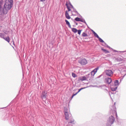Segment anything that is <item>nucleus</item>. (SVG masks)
Wrapping results in <instances>:
<instances>
[{"label": "nucleus", "instance_id": "7", "mask_svg": "<svg viewBox=\"0 0 126 126\" xmlns=\"http://www.w3.org/2000/svg\"><path fill=\"white\" fill-rule=\"evenodd\" d=\"M65 118L66 120L68 119L70 117H71V114L68 112L65 113Z\"/></svg>", "mask_w": 126, "mask_h": 126}, {"label": "nucleus", "instance_id": "38", "mask_svg": "<svg viewBox=\"0 0 126 126\" xmlns=\"http://www.w3.org/2000/svg\"><path fill=\"white\" fill-rule=\"evenodd\" d=\"M77 94V93H76L75 94H74L73 95V96H74L76 95V94Z\"/></svg>", "mask_w": 126, "mask_h": 126}, {"label": "nucleus", "instance_id": "30", "mask_svg": "<svg viewBox=\"0 0 126 126\" xmlns=\"http://www.w3.org/2000/svg\"><path fill=\"white\" fill-rule=\"evenodd\" d=\"M64 113L65 112H68V110L67 108H64Z\"/></svg>", "mask_w": 126, "mask_h": 126}, {"label": "nucleus", "instance_id": "22", "mask_svg": "<svg viewBox=\"0 0 126 126\" xmlns=\"http://www.w3.org/2000/svg\"><path fill=\"white\" fill-rule=\"evenodd\" d=\"M117 87H115L114 88L111 87V90L113 91H115L117 89Z\"/></svg>", "mask_w": 126, "mask_h": 126}, {"label": "nucleus", "instance_id": "24", "mask_svg": "<svg viewBox=\"0 0 126 126\" xmlns=\"http://www.w3.org/2000/svg\"><path fill=\"white\" fill-rule=\"evenodd\" d=\"M68 5L70 7V8L73 9H75L73 6L71 5V4L70 3H68Z\"/></svg>", "mask_w": 126, "mask_h": 126}, {"label": "nucleus", "instance_id": "31", "mask_svg": "<svg viewBox=\"0 0 126 126\" xmlns=\"http://www.w3.org/2000/svg\"><path fill=\"white\" fill-rule=\"evenodd\" d=\"M77 31L78 32V33L79 35L80 34L81 32V30H78Z\"/></svg>", "mask_w": 126, "mask_h": 126}, {"label": "nucleus", "instance_id": "8", "mask_svg": "<svg viewBox=\"0 0 126 126\" xmlns=\"http://www.w3.org/2000/svg\"><path fill=\"white\" fill-rule=\"evenodd\" d=\"M71 12L74 14V16H79L80 15V14L78 13L75 9H73L72 11H71Z\"/></svg>", "mask_w": 126, "mask_h": 126}, {"label": "nucleus", "instance_id": "19", "mask_svg": "<svg viewBox=\"0 0 126 126\" xmlns=\"http://www.w3.org/2000/svg\"><path fill=\"white\" fill-rule=\"evenodd\" d=\"M72 31L74 33H76L77 32L78 30L76 28H72Z\"/></svg>", "mask_w": 126, "mask_h": 126}, {"label": "nucleus", "instance_id": "17", "mask_svg": "<svg viewBox=\"0 0 126 126\" xmlns=\"http://www.w3.org/2000/svg\"><path fill=\"white\" fill-rule=\"evenodd\" d=\"M114 85L115 86H118L119 85V82L118 80H116L114 81Z\"/></svg>", "mask_w": 126, "mask_h": 126}, {"label": "nucleus", "instance_id": "42", "mask_svg": "<svg viewBox=\"0 0 126 126\" xmlns=\"http://www.w3.org/2000/svg\"><path fill=\"white\" fill-rule=\"evenodd\" d=\"M126 75V73L125 74V75L123 77H124L125 75Z\"/></svg>", "mask_w": 126, "mask_h": 126}, {"label": "nucleus", "instance_id": "1", "mask_svg": "<svg viewBox=\"0 0 126 126\" xmlns=\"http://www.w3.org/2000/svg\"><path fill=\"white\" fill-rule=\"evenodd\" d=\"M4 6V8L1 10L3 2L2 0H0V12L4 14L7 13L8 10H10L12 7L13 2V0H6Z\"/></svg>", "mask_w": 126, "mask_h": 126}, {"label": "nucleus", "instance_id": "45", "mask_svg": "<svg viewBox=\"0 0 126 126\" xmlns=\"http://www.w3.org/2000/svg\"><path fill=\"white\" fill-rule=\"evenodd\" d=\"M87 27H88V28H89V27L88 26V25H87Z\"/></svg>", "mask_w": 126, "mask_h": 126}, {"label": "nucleus", "instance_id": "28", "mask_svg": "<svg viewBox=\"0 0 126 126\" xmlns=\"http://www.w3.org/2000/svg\"><path fill=\"white\" fill-rule=\"evenodd\" d=\"M72 77L74 78H75L77 76V75L76 74L73 73H72Z\"/></svg>", "mask_w": 126, "mask_h": 126}, {"label": "nucleus", "instance_id": "2", "mask_svg": "<svg viewBox=\"0 0 126 126\" xmlns=\"http://www.w3.org/2000/svg\"><path fill=\"white\" fill-rule=\"evenodd\" d=\"M111 111H112L113 115H111L108 118L106 124V126H111L115 120V118L114 116L116 115V118L117 116L116 112L114 109L113 110H111Z\"/></svg>", "mask_w": 126, "mask_h": 126}, {"label": "nucleus", "instance_id": "23", "mask_svg": "<svg viewBox=\"0 0 126 126\" xmlns=\"http://www.w3.org/2000/svg\"><path fill=\"white\" fill-rule=\"evenodd\" d=\"M81 18L78 17H77L75 18V20L76 21H80Z\"/></svg>", "mask_w": 126, "mask_h": 126}, {"label": "nucleus", "instance_id": "5", "mask_svg": "<svg viewBox=\"0 0 126 126\" xmlns=\"http://www.w3.org/2000/svg\"><path fill=\"white\" fill-rule=\"evenodd\" d=\"M47 92L46 91L43 92L41 95V97L43 100L45 101L46 100V97L47 96Z\"/></svg>", "mask_w": 126, "mask_h": 126}, {"label": "nucleus", "instance_id": "13", "mask_svg": "<svg viewBox=\"0 0 126 126\" xmlns=\"http://www.w3.org/2000/svg\"><path fill=\"white\" fill-rule=\"evenodd\" d=\"M86 79V78L85 76H83L79 77L78 79V80H79L82 81L85 80Z\"/></svg>", "mask_w": 126, "mask_h": 126}, {"label": "nucleus", "instance_id": "29", "mask_svg": "<svg viewBox=\"0 0 126 126\" xmlns=\"http://www.w3.org/2000/svg\"><path fill=\"white\" fill-rule=\"evenodd\" d=\"M82 35L84 37H86L87 36V34L83 32L82 34Z\"/></svg>", "mask_w": 126, "mask_h": 126}, {"label": "nucleus", "instance_id": "33", "mask_svg": "<svg viewBox=\"0 0 126 126\" xmlns=\"http://www.w3.org/2000/svg\"><path fill=\"white\" fill-rule=\"evenodd\" d=\"M114 51V52H125L126 51H117V50H113Z\"/></svg>", "mask_w": 126, "mask_h": 126}, {"label": "nucleus", "instance_id": "37", "mask_svg": "<svg viewBox=\"0 0 126 126\" xmlns=\"http://www.w3.org/2000/svg\"><path fill=\"white\" fill-rule=\"evenodd\" d=\"M83 39H84V40L83 41H84V42H86V41L85 40H86V37H85L84 38H83Z\"/></svg>", "mask_w": 126, "mask_h": 126}, {"label": "nucleus", "instance_id": "48", "mask_svg": "<svg viewBox=\"0 0 126 126\" xmlns=\"http://www.w3.org/2000/svg\"><path fill=\"white\" fill-rule=\"evenodd\" d=\"M115 103L114 104V105L115 104Z\"/></svg>", "mask_w": 126, "mask_h": 126}, {"label": "nucleus", "instance_id": "11", "mask_svg": "<svg viewBox=\"0 0 126 126\" xmlns=\"http://www.w3.org/2000/svg\"><path fill=\"white\" fill-rule=\"evenodd\" d=\"M105 80L106 83L108 84H110L112 81L111 78H106Z\"/></svg>", "mask_w": 126, "mask_h": 126}, {"label": "nucleus", "instance_id": "12", "mask_svg": "<svg viewBox=\"0 0 126 126\" xmlns=\"http://www.w3.org/2000/svg\"><path fill=\"white\" fill-rule=\"evenodd\" d=\"M65 17L67 19H70L71 18L69 16L68 13V11H66L65 12Z\"/></svg>", "mask_w": 126, "mask_h": 126}, {"label": "nucleus", "instance_id": "27", "mask_svg": "<svg viewBox=\"0 0 126 126\" xmlns=\"http://www.w3.org/2000/svg\"><path fill=\"white\" fill-rule=\"evenodd\" d=\"M80 21H81V22H82L86 24V22H85V20L84 19H81L80 20Z\"/></svg>", "mask_w": 126, "mask_h": 126}, {"label": "nucleus", "instance_id": "25", "mask_svg": "<svg viewBox=\"0 0 126 126\" xmlns=\"http://www.w3.org/2000/svg\"><path fill=\"white\" fill-rule=\"evenodd\" d=\"M0 36L2 38H4V34L3 33H0Z\"/></svg>", "mask_w": 126, "mask_h": 126}, {"label": "nucleus", "instance_id": "41", "mask_svg": "<svg viewBox=\"0 0 126 126\" xmlns=\"http://www.w3.org/2000/svg\"><path fill=\"white\" fill-rule=\"evenodd\" d=\"M74 96H73V95H72V96H71V99H72L73 98V97Z\"/></svg>", "mask_w": 126, "mask_h": 126}, {"label": "nucleus", "instance_id": "16", "mask_svg": "<svg viewBox=\"0 0 126 126\" xmlns=\"http://www.w3.org/2000/svg\"><path fill=\"white\" fill-rule=\"evenodd\" d=\"M3 39H4L6 41H7L9 43V42L10 41V39L9 37H8L5 38L4 37Z\"/></svg>", "mask_w": 126, "mask_h": 126}, {"label": "nucleus", "instance_id": "36", "mask_svg": "<svg viewBox=\"0 0 126 126\" xmlns=\"http://www.w3.org/2000/svg\"><path fill=\"white\" fill-rule=\"evenodd\" d=\"M102 76V75H101L99 76L98 77H97V78H100V77H101V76Z\"/></svg>", "mask_w": 126, "mask_h": 126}, {"label": "nucleus", "instance_id": "44", "mask_svg": "<svg viewBox=\"0 0 126 126\" xmlns=\"http://www.w3.org/2000/svg\"><path fill=\"white\" fill-rule=\"evenodd\" d=\"M113 107H114V108H115V106L114 105H113Z\"/></svg>", "mask_w": 126, "mask_h": 126}, {"label": "nucleus", "instance_id": "3", "mask_svg": "<svg viewBox=\"0 0 126 126\" xmlns=\"http://www.w3.org/2000/svg\"><path fill=\"white\" fill-rule=\"evenodd\" d=\"M99 69L98 67H97L94 69L90 73L87 75V79L90 77L91 79H93V76L97 72V70Z\"/></svg>", "mask_w": 126, "mask_h": 126}, {"label": "nucleus", "instance_id": "49", "mask_svg": "<svg viewBox=\"0 0 126 126\" xmlns=\"http://www.w3.org/2000/svg\"><path fill=\"white\" fill-rule=\"evenodd\" d=\"M9 43V44H10V43Z\"/></svg>", "mask_w": 126, "mask_h": 126}, {"label": "nucleus", "instance_id": "15", "mask_svg": "<svg viewBox=\"0 0 126 126\" xmlns=\"http://www.w3.org/2000/svg\"><path fill=\"white\" fill-rule=\"evenodd\" d=\"M65 21L66 23V24L68 26L69 28H71V26L70 24V23L67 20H65Z\"/></svg>", "mask_w": 126, "mask_h": 126}, {"label": "nucleus", "instance_id": "50", "mask_svg": "<svg viewBox=\"0 0 126 126\" xmlns=\"http://www.w3.org/2000/svg\"><path fill=\"white\" fill-rule=\"evenodd\" d=\"M9 43V44H10V43Z\"/></svg>", "mask_w": 126, "mask_h": 126}, {"label": "nucleus", "instance_id": "20", "mask_svg": "<svg viewBox=\"0 0 126 126\" xmlns=\"http://www.w3.org/2000/svg\"><path fill=\"white\" fill-rule=\"evenodd\" d=\"M101 49L102 50H103L104 52H105V53H109V51L107 50H106L105 49L103 48H102Z\"/></svg>", "mask_w": 126, "mask_h": 126}, {"label": "nucleus", "instance_id": "46", "mask_svg": "<svg viewBox=\"0 0 126 126\" xmlns=\"http://www.w3.org/2000/svg\"><path fill=\"white\" fill-rule=\"evenodd\" d=\"M94 86V87H95V86Z\"/></svg>", "mask_w": 126, "mask_h": 126}, {"label": "nucleus", "instance_id": "34", "mask_svg": "<svg viewBox=\"0 0 126 126\" xmlns=\"http://www.w3.org/2000/svg\"><path fill=\"white\" fill-rule=\"evenodd\" d=\"M74 122V120H73L72 121H70L69 123H73Z\"/></svg>", "mask_w": 126, "mask_h": 126}, {"label": "nucleus", "instance_id": "6", "mask_svg": "<svg viewBox=\"0 0 126 126\" xmlns=\"http://www.w3.org/2000/svg\"><path fill=\"white\" fill-rule=\"evenodd\" d=\"M105 72L106 75L109 77L112 76L113 74V72L111 70H106Z\"/></svg>", "mask_w": 126, "mask_h": 126}, {"label": "nucleus", "instance_id": "35", "mask_svg": "<svg viewBox=\"0 0 126 126\" xmlns=\"http://www.w3.org/2000/svg\"><path fill=\"white\" fill-rule=\"evenodd\" d=\"M12 42H13V45L15 46V44L14 42V40H13V39H12Z\"/></svg>", "mask_w": 126, "mask_h": 126}, {"label": "nucleus", "instance_id": "39", "mask_svg": "<svg viewBox=\"0 0 126 126\" xmlns=\"http://www.w3.org/2000/svg\"><path fill=\"white\" fill-rule=\"evenodd\" d=\"M46 0H40V1L42 2H44Z\"/></svg>", "mask_w": 126, "mask_h": 126}, {"label": "nucleus", "instance_id": "43", "mask_svg": "<svg viewBox=\"0 0 126 126\" xmlns=\"http://www.w3.org/2000/svg\"><path fill=\"white\" fill-rule=\"evenodd\" d=\"M126 75V73L125 74V75L123 77H124L125 75Z\"/></svg>", "mask_w": 126, "mask_h": 126}, {"label": "nucleus", "instance_id": "47", "mask_svg": "<svg viewBox=\"0 0 126 126\" xmlns=\"http://www.w3.org/2000/svg\"><path fill=\"white\" fill-rule=\"evenodd\" d=\"M89 79H90V78H89Z\"/></svg>", "mask_w": 126, "mask_h": 126}, {"label": "nucleus", "instance_id": "9", "mask_svg": "<svg viewBox=\"0 0 126 126\" xmlns=\"http://www.w3.org/2000/svg\"><path fill=\"white\" fill-rule=\"evenodd\" d=\"M79 62L82 65H85L87 63V61L85 59H82L81 61H79Z\"/></svg>", "mask_w": 126, "mask_h": 126}, {"label": "nucleus", "instance_id": "32", "mask_svg": "<svg viewBox=\"0 0 126 126\" xmlns=\"http://www.w3.org/2000/svg\"><path fill=\"white\" fill-rule=\"evenodd\" d=\"M109 95L110 96V97H111V95H112L113 94L112 92H109Z\"/></svg>", "mask_w": 126, "mask_h": 126}, {"label": "nucleus", "instance_id": "10", "mask_svg": "<svg viewBox=\"0 0 126 126\" xmlns=\"http://www.w3.org/2000/svg\"><path fill=\"white\" fill-rule=\"evenodd\" d=\"M100 87H101V89L107 91L108 92V90L109 89V88L108 87H106L105 85H101L100 86Z\"/></svg>", "mask_w": 126, "mask_h": 126}, {"label": "nucleus", "instance_id": "4", "mask_svg": "<svg viewBox=\"0 0 126 126\" xmlns=\"http://www.w3.org/2000/svg\"><path fill=\"white\" fill-rule=\"evenodd\" d=\"M91 30L92 32L94 34V36L95 37H97V38H98L100 42L103 43V44H104V42H105L103 41V40L102 39H101L100 38L98 34L93 30L91 29Z\"/></svg>", "mask_w": 126, "mask_h": 126}, {"label": "nucleus", "instance_id": "40", "mask_svg": "<svg viewBox=\"0 0 126 126\" xmlns=\"http://www.w3.org/2000/svg\"><path fill=\"white\" fill-rule=\"evenodd\" d=\"M74 22L76 23V25H78V24L76 22L75 20L74 21Z\"/></svg>", "mask_w": 126, "mask_h": 126}, {"label": "nucleus", "instance_id": "21", "mask_svg": "<svg viewBox=\"0 0 126 126\" xmlns=\"http://www.w3.org/2000/svg\"><path fill=\"white\" fill-rule=\"evenodd\" d=\"M102 45L105 46V47H107L110 48V47L109 46H108L105 42H104V44Z\"/></svg>", "mask_w": 126, "mask_h": 126}, {"label": "nucleus", "instance_id": "18", "mask_svg": "<svg viewBox=\"0 0 126 126\" xmlns=\"http://www.w3.org/2000/svg\"><path fill=\"white\" fill-rule=\"evenodd\" d=\"M116 60L118 62H120V61H122L123 60V59L118 57L117 58H116Z\"/></svg>", "mask_w": 126, "mask_h": 126}, {"label": "nucleus", "instance_id": "26", "mask_svg": "<svg viewBox=\"0 0 126 126\" xmlns=\"http://www.w3.org/2000/svg\"><path fill=\"white\" fill-rule=\"evenodd\" d=\"M86 88V87H83V88H81L79 89V90L77 92V94L78 93L82 90L83 89H85Z\"/></svg>", "mask_w": 126, "mask_h": 126}, {"label": "nucleus", "instance_id": "14", "mask_svg": "<svg viewBox=\"0 0 126 126\" xmlns=\"http://www.w3.org/2000/svg\"><path fill=\"white\" fill-rule=\"evenodd\" d=\"M65 5L67 7L68 9V12H69L70 11H71V10L70 9V7L68 5V3L66 2V3Z\"/></svg>", "mask_w": 126, "mask_h": 126}]
</instances>
